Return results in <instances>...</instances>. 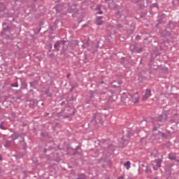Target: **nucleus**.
I'll return each mask as SVG.
<instances>
[{"instance_id":"nucleus-1","label":"nucleus","mask_w":179,"mask_h":179,"mask_svg":"<svg viewBox=\"0 0 179 179\" xmlns=\"http://www.w3.org/2000/svg\"><path fill=\"white\" fill-rule=\"evenodd\" d=\"M129 101H132L134 104L139 103V92H136L134 95L128 94L124 102L129 103Z\"/></svg>"},{"instance_id":"nucleus-2","label":"nucleus","mask_w":179,"mask_h":179,"mask_svg":"<svg viewBox=\"0 0 179 179\" xmlns=\"http://www.w3.org/2000/svg\"><path fill=\"white\" fill-rule=\"evenodd\" d=\"M65 43H66V41H58L55 43L54 47L57 51H59V48H61V47L64 48V45H65Z\"/></svg>"},{"instance_id":"nucleus-3","label":"nucleus","mask_w":179,"mask_h":179,"mask_svg":"<svg viewBox=\"0 0 179 179\" xmlns=\"http://www.w3.org/2000/svg\"><path fill=\"white\" fill-rule=\"evenodd\" d=\"M150 96H152V90L147 89L145 90V94L142 97V100L145 101V100H148Z\"/></svg>"},{"instance_id":"nucleus-4","label":"nucleus","mask_w":179,"mask_h":179,"mask_svg":"<svg viewBox=\"0 0 179 179\" xmlns=\"http://www.w3.org/2000/svg\"><path fill=\"white\" fill-rule=\"evenodd\" d=\"M107 2L109 8H115V3H114V0H105Z\"/></svg>"},{"instance_id":"nucleus-5","label":"nucleus","mask_w":179,"mask_h":179,"mask_svg":"<svg viewBox=\"0 0 179 179\" xmlns=\"http://www.w3.org/2000/svg\"><path fill=\"white\" fill-rule=\"evenodd\" d=\"M167 120V115H161L159 116L158 121L163 122L164 121Z\"/></svg>"},{"instance_id":"nucleus-6","label":"nucleus","mask_w":179,"mask_h":179,"mask_svg":"<svg viewBox=\"0 0 179 179\" xmlns=\"http://www.w3.org/2000/svg\"><path fill=\"white\" fill-rule=\"evenodd\" d=\"M102 17H98L96 19V24L98 26H100L103 23V20H101Z\"/></svg>"},{"instance_id":"nucleus-7","label":"nucleus","mask_w":179,"mask_h":179,"mask_svg":"<svg viewBox=\"0 0 179 179\" xmlns=\"http://www.w3.org/2000/svg\"><path fill=\"white\" fill-rule=\"evenodd\" d=\"M169 159H170V160H176V154L170 153L169 155Z\"/></svg>"},{"instance_id":"nucleus-8","label":"nucleus","mask_w":179,"mask_h":179,"mask_svg":"<svg viewBox=\"0 0 179 179\" xmlns=\"http://www.w3.org/2000/svg\"><path fill=\"white\" fill-rule=\"evenodd\" d=\"M124 167H127V170H129V168L131 167V162L128 161L127 162L124 164Z\"/></svg>"},{"instance_id":"nucleus-9","label":"nucleus","mask_w":179,"mask_h":179,"mask_svg":"<svg viewBox=\"0 0 179 179\" xmlns=\"http://www.w3.org/2000/svg\"><path fill=\"white\" fill-rule=\"evenodd\" d=\"M86 178V176L85 174H80L78 178L76 179H85Z\"/></svg>"},{"instance_id":"nucleus-10","label":"nucleus","mask_w":179,"mask_h":179,"mask_svg":"<svg viewBox=\"0 0 179 179\" xmlns=\"http://www.w3.org/2000/svg\"><path fill=\"white\" fill-rule=\"evenodd\" d=\"M12 87H19V84L17 83H15L10 85Z\"/></svg>"},{"instance_id":"nucleus-11","label":"nucleus","mask_w":179,"mask_h":179,"mask_svg":"<svg viewBox=\"0 0 179 179\" xmlns=\"http://www.w3.org/2000/svg\"><path fill=\"white\" fill-rule=\"evenodd\" d=\"M157 167H161L162 166V162H157Z\"/></svg>"},{"instance_id":"nucleus-12","label":"nucleus","mask_w":179,"mask_h":179,"mask_svg":"<svg viewBox=\"0 0 179 179\" xmlns=\"http://www.w3.org/2000/svg\"><path fill=\"white\" fill-rule=\"evenodd\" d=\"M29 84H30V86L31 87H34V89H36V87L34 86V83H29Z\"/></svg>"},{"instance_id":"nucleus-13","label":"nucleus","mask_w":179,"mask_h":179,"mask_svg":"<svg viewBox=\"0 0 179 179\" xmlns=\"http://www.w3.org/2000/svg\"><path fill=\"white\" fill-rule=\"evenodd\" d=\"M0 127L1 128V129H3V122H1Z\"/></svg>"},{"instance_id":"nucleus-14","label":"nucleus","mask_w":179,"mask_h":179,"mask_svg":"<svg viewBox=\"0 0 179 179\" xmlns=\"http://www.w3.org/2000/svg\"><path fill=\"white\" fill-rule=\"evenodd\" d=\"M97 13H98V15H103V11L100 10Z\"/></svg>"},{"instance_id":"nucleus-15","label":"nucleus","mask_w":179,"mask_h":179,"mask_svg":"<svg viewBox=\"0 0 179 179\" xmlns=\"http://www.w3.org/2000/svg\"><path fill=\"white\" fill-rule=\"evenodd\" d=\"M100 8H101V6H98L96 7V9L99 10L100 9Z\"/></svg>"},{"instance_id":"nucleus-16","label":"nucleus","mask_w":179,"mask_h":179,"mask_svg":"<svg viewBox=\"0 0 179 179\" xmlns=\"http://www.w3.org/2000/svg\"><path fill=\"white\" fill-rule=\"evenodd\" d=\"M117 179H124V176H120Z\"/></svg>"},{"instance_id":"nucleus-17","label":"nucleus","mask_w":179,"mask_h":179,"mask_svg":"<svg viewBox=\"0 0 179 179\" xmlns=\"http://www.w3.org/2000/svg\"><path fill=\"white\" fill-rule=\"evenodd\" d=\"M76 43H77V44H79V41H76Z\"/></svg>"},{"instance_id":"nucleus-18","label":"nucleus","mask_w":179,"mask_h":179,"mask_svg":"<svg viewBox=\"0 0 179 179\" xmlns=\"http://www.w3.org/2000/svg\"><path fill=\"white\" fill-rule=\"evenodd\" d=\"M176 162H177L178 163H179V159H176Z\"/></svg>"},{"instance_id":"nucleus-19","label":"nucleus","mask_w":179,"mask_h":179,"mask_svg":"<svg viewBox=\"0 0 179 179\" xmlns=\"http://www.w3.org/2000/svg\"><path fill=\"white\" fill-rule=\"evenodd\" d=\"M0 160H2V157L0 156Z\"/></svg>"},{"instance_id":"nucleus-20","label":"nucleus","mask_w":179,"mask_h":179,"mask_svg":"<svg viewBox=\"0 0 179 179\" xmlns=\"http://www.w3.org/2000/svg\"><path fill=\"white\" fill-rule=\"evenodd\" d=\"M67 78H69V75L67 76Z\"/></svg>"},{"instance_id":"nucleus-21","label":"nucleus","mask_w":179,"mask_h":179,"mask_svg":"<svg viewBox=\"0 0 179 179\" xmlns=\"http://www.w3.org/2000/svg\"><path fill=\"white\" fill-rule=\"evenodd\" d=\"M154 179H157V178H154Z\"/></svg>"}]
</instances>
